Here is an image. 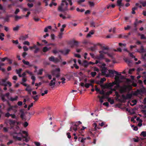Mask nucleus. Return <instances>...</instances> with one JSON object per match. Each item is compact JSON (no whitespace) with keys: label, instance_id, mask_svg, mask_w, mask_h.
<instances>
[{"label":"nucleus","instance_id":"nucleus-1","mask_svg":"<svg viewBox=\"0 0 146 146\" xmlns=\"http://www.w3.org/2000/svg\"><path fill=\"white\" fill-rule=\"evenodd\" d=\"M25 138L23 141L26 142H28L30 139V138L28 137V133L25 131H21L18 133L15 132L14 133L13 138L16 140L21 141L22 140V137Z\"/></svg>","mask_w":146,"mask_h":146},{"label":"nucleus","instance_id":"nucleus-2","mask_svg":"<svg viewBox=\"0 0 146 146\" xmlns=\"http://www.w3.org/2000/svg\"><path fill=\"white\" fill-rule=\"evenodd\" d=\"M19 115H20V117L23 120H26L27 119V117L28 116H30L34 114L35 113L37 114H39L43 112L42 111H33L31 112H26L24 113L23 111V110H18Z\"/></svg>","mask_w":146,"mask_h":146},{"label":"nucleus","instance_id":"nucleus-3","mask_svg":"<svg viewBox=\"0 0 146 146\" xmlns=\"http://www.w3.org/2000/svg\"><path fill=\"white\" fill-rule=\"evenodd\" d=\"M117 75H115V81L112 83H110L108 84H106L104 86L105 88H108L110 87L113 86L114 85L119 84L120 83L122 82V81L120 80V79H122L124 77L123 76H122L120 74H116Z\"/></svg>","mask_w":146,"mask_h":146},{"label":"nucleus","instance_id":"nucleus-4","mask_svg":"<svg viewBox=\"0 0 146 146\" xmlns=\"http://www.w3.org/2000/svg\"><path fill=\"white\" fill-rule=\"evenodd\" d=\"M68 3L66 0H62L60 5L58 7V11L64 12L68 10Z\"/></svg>","mask_w":146,"mask_h":146},{"label":"nucleus","instance_id":"nucleus-5","mask_svg":"<svg viewBox=\"0 0 146 146\" xmlns=\"http://www.w3.org/2000/svg\"><path fill=\"white\" fill-rule=\"evenodd\" d=\"M116 87L118 88L121 94L126 92L131 88L130 86L124 85L122 86H120L119 84H117L116 85Z\"/></svg>","mask_w":146,"mask_h":146},{"label":"nucleus","instance_id":"nucleus-6","mask_svg":"<svg viewBox=\"0 0 146 146\" xmlns=\"http://www.w3.org/2000/svg\"><path fill=\"white\" fill-rule=\"evenodd\" d=\"M102 50L99 51L100 54L99 58H103L104 57L105 54H107L110 56H111V55H110L108 52L109 51L108 48L107 47H103L102 48Z\"/></svg>","mask_w":146,"mask_h":146},{"label":"nucleus","instance_id":"nucleus-7","mask_svg":"<svg viewBox=\"0 0 146 146\" xmlns=\"http://www.w3.org/2000/svg\"><path fill=\"white\" fill-rule=\"evenodd\" d=\"M82 123L80 121L77 122H72V125L70 127V131H71L72 130L76 131L77 130V127L80 124Z\"/></svg>","mask_w":146,"mask_h":146},{"label":"nucleus","instance_id":"nucleus-8","mask_svg":"<svg viewBox=\"0 0 146 146\" xmlns=\"http://www.w3.org/2000/svg\"><path fill=\"white\" fill-rule=\"evenodd\" d=\"M7 79H3L0 82V84L6 86L8 85L9 86H11L12 85L11 83L9 81H6Z\"/></svg>","mask_w":146,"mask_h":146},{"label":"nucleus","instance_id":"nucleus-9","mask_svg":"<svg viewBox=\"0 0 146 146\" xmlns=\"http://www.w3.org/2000/svg\"><path fill=\"white\" fill-rule=\"evenodd\" d=\"M60 71V68H57L54 70L52 71V73L53 75L56 77H58L59 76V72Z\"/></svg>","mask_w":146,"mask_h":146},{"label":"nucleus","instance_id":"nucleus-10","mask_svg":"<svg viewBox=\"0 0 146 146\" xmlns=\"http://www.w3.org/2000/svg\"><path fill=\"white\" fill-rule=\"evenodd\" d=\"M8 123L10 124L11 126V128H13L15 124V123H16L17 125L19 124V122L16 121L14 120H13L11 119H9L8 120Z\"/></svg>","mask_w":146,"mask_h":146},{"label":"nucleus","instance_id":"nucleus-11","mask_svg":"<svg viewBox=\"0 0 146 146\" xmlns=\"http://www.w3.org/2000/svg\"><path fill=\"white\" fill-rule=\"evenodd\" d=\"M132 96V95L131 94H127L126 96L123 95H122V98L125 99H127L131 98Z\"/></svg>","mask_w":146,"mask_h":146},{"label":"nucleus","instance_id":"nucleus-12","mask_svg":"<svg viewBox=\"0 0 146 146\" xmlns=\"http://www.w3.org/2000/svg\"><path fill=\"white\" fill-rule=\"evenodd\" d=\"M107 70V69L105 68H102V73L103 75H106V77H108L109 76V74H106V72Z\"/></svg>","mask_w":146,"mask_h":146},{"label":"nucleus","instance_id":"nucleus-13","mask_svg":"<svg viewBox=\"0 0 146 146\" xmlns=\"http://www.w3.org/2000/svg\"><path fill=\"white\" fill-rule=\"evenodd\" d=\"M49 60L50 61H52L55 62H57L59 61L58 60L57 58H55L54 57L51 56L49 58Z\"/></svg>","mask_w":146,"mask_h":146},{"label":"nucleus","instance_id":"nucleus-14","mask_svg":"<svg viewBox=\"0 0 146 146\" xmlns=\"http://www.w3.org/2000/svg\"><path fill=\"white\" fill-rule=\"evenodd\" d=\"M55 78H53V79L50 81V82L49 84V85L50 86H53L54 87L55 84Z\"/></svg>","mask_w":146,"mask_h":146},{"label":"nucleus","instance_id":"nucleus-15","mask_svg":"<svg viewBox=\"0 0 146 146\" xmlns=\"http://www.w3.org/2000/svg\"><path fill=\"white\" fill-rule=\"evenodd\" d=\"M25 90L27 91L29 94H31L32 89L29 85H28L27 87L25 88Z\"/></svg>","mask_w":146,"mask_h":146},{"label":"nucleus","instance_id":"nucleus-16","mask_svg":"<svg viewBox=\"0 0 146 146\" xmlns=\"http://www.w3.org/2000/svg\"><path fill=\"white\" fill-rule=\"evenodd\" d=\"M137 51L139 53H142L146 52V50L145 49H144L143 46H141L140 48Z\"/></svg>","mask_w":146,"mask_h":146},{"label":"nucleus","instance_id":"nucleus-17","mask_svg":"<svg viewBox=\"0 0 146 146\" xmlns=\"http://www.w3.org/2000/svg\"><path fill=\"white\" fill-rule=\"evenodd\" d=\"M22 62L25 64L28 65L29 67H31L32 66V65L30 64L29 62L28 61H26L25 60H23Z\"/></svg>","mask_w":146,"mask_h":146},{"label":"nucleus","instance_id":"nucleus-18","mask_svg":"<svg viewBox=\"0 0 146 146\" xmlns=\"http://www.w3.org/2000/svg\"><path fill=\"white\" fill-rule=\"evenodd\" d=\"M18 97L17 96H15L14 98L11 97L9 100L11 101H17L18 100Z\"/></svg>","mask_w":146,"mask_h":146},{"label":"nucleus","instance_id":"nucleus-19","mask_svg":"<svg viewBox=\"0 0 146 146\" xmlns=\"http://www.w3.org/2000/svg\"><path fill=\"white\" fill-rule=\"evenodd\" d=\"M122 0H118L117 1V5L120 7L123 6L124 5L121 3Z\"/></svg>","mask_w":146,"mask_h":146},{"label":"nucleus","instance_id":"nucleus-20","mask_svg":"<svg viewBox=\"0 0 146 146\" xmlns=\"http://www.w3.org/2000/svg\"><path fill=\"white\" fill-rule=\"evenodd\" d=\"M50 49V48H48L47 47H44L43 48V51L44 52H46Z\"/></svg>","mask_w":146,"mask_h":146},{"label":"nucleus","instance_id":"nucleus-21","mask_svg":"<svg viewBox=\"0 0 146 146\" xmlns=\"http://www.w3.org/2000/svg\"><path fill=\"white\" fill-rule=\"evenodd\" d=\"M108 72L110 74H112L114 73H115L116 74H117V72L114 70H108Z\"/></svg>","mask_w":146,"mask_h":146},{"label":"nucleus","instance_id":"nucleus-22","mask_svg":"<svg viewBox=\"0 0 146 146\" xmlns=\"http://www.w3.org/2000/svg\"><path fill=\"white\" fill-rule=\"evenodd\" d=\"M51 28L52 27L51 26H48L45 28L44 29V31L45 32H47L48 31V29H51Z\"/></svg>","mask_w":146,"mask_h":146},{"label":"nucleus","instance_id":"nucleus-23","mask_svg":"<svg viewBox=\"0 0 146 146\" xmlns=\"http://www.w3.org/2000/svg\"><path fill=\"white\" fill-rule=\"evenodd\" d=\"M128 111V112L131 115H132L135 114V112L134 110H126Z\"/></svg>","mask_w":146,"mask_h":146},{"label":"nucleus","instance_id":"nucleus-24","mask_svg":"<svg viewBox=\"0 0 146 146\" xmlns=\"http://www.w3.org/2000/svg\"><path fill=\"white\" fill-rule=\"evenodd\" d=\"M137 103V101L136 100H133L131 101L130 103V104L131 106H133L135 105Z\"/></svg>","mask_w":146,"mask_h":146},{"label":"nucleus","instance_id":"nucleus-25","mask_svg":"<svg viewBox=\"0 0 146 146\" xmlns=\"http://www.w3.org/2000/svg\"><path fill=\"white\" fill-rule=\"evenodd\" d=\"M98 97L100 99V102H101V103H102L103 102L104 96H102L101 97L99 96H98Z\"/></svg>","mask_w":146,"mask_h":146},{"label":"nucleus","instance_id":"nucleus-26","mask_svg":"<svg viewBox=\"0 0 146 146\" xmlns=\"http://www.w3.org/2000/svg\"><path fill=\"white\" fill-rule=\"evenodd\" d=\"M86 138H83L79 137L78 138V140L79 141H80L82 143L84 142V141L86 140Z\"/></svg>","mask_w":146,"mask_h":146},{"label":"nucleus","instance_id":"nucleus-27","mask_svg":"<svg viewBox=\"0 0 146 146\" xmlns=\"http://www.w3.org/2000/svg\"><path fill=\"white\" fill-rule=\"evenodd\" d=\"M139 2L142 4L143 6L144 7H146V1L143 2L141 1Z\"/></svg>","mask_w":146,"mask_h":146},{"label":"nucleus","instance_id":"nucleus-28","mask_svg":"<svg viewBox=\"0 0 146 146\" xmlns=\"http://www.w3.org/2000/svg\"><path fill=\"white\" fill-rule=\"evenodd\" d=\"M108 101L111 104L114 103V102L113 99H111L110 98H108Z\"/></svg>","mask_w":146,"mask_h":146},{"label":"nucleus","instance_id":"nucleus-29","mask_svg":"<svg viewBox=\"0 0 146 146\" xmlns=\"http://www.w3.org/2000/svg\"><path fill=\"white\" fill-rule=\"evenodd\" d=\"M43 70L42 69H40L38 70V72L37 73L38 75H41L42 74V72Z\"/></svg>","mask_w":146,"mask_h":146},{"label":"nucleus","instance_id":"nucleus-30","mask_svg":"<svg viewBox=\"0 0 146 146\" xmlns=\"http://www.w3.org/2000/svg\"><path fill=\"white\" fill-rule=\"evenodd\" d=\"M137 7H134L132 8V13L133 14H135V10L137 9Z\"/></svg>","mask_w":146,"mask_h":146},{"label":"nucleus","instance_id":"nucleus-31","mask_svg":"<svg viewBox=\"0 0 146 146\" xmlns=\"http://www.w3.org/2000/svg\"><path fill=\"white\" fill-rule=\"evenodd\" d=\"M141 135H142L143 137H146V131H142L141 133Z\"/></svg>","mask_w":146,"mask_h":146},{"label":"nucleus","instance_id":"nucleus-32","mask_svg":"<svg viewBox=\"0 0 146 146\" xmlns=\"http://www.w3.org/2000/svg\"><path fill=\"white\" fill-rule=\"evenodd\" d=\"M90 86H93L91 84L86 83L85 85V86L86 88H88Z\"/></svg>","mask_w":146,"mask_h":146},{"label":"nucleus","instance_id":"nucleus-33","mask_svg":"<svg viewBox=\"0 0 146 146\" xmlns=\"http://www.w3.org/2000/svg\"><path fill=\"white\" fill-rule=\"evenodd\" d=\"M134 68H132L129 70V74H131L135 70Z\"/></svg>","mask_w":146,"mask_h":146},{"label":"nucleus","instance_id":"nucleus-34","mask_svg":"<svg viewBox=\"0 0 146 146\" xmlns=\"http://www.w3.org/2000/svg\"><path fill=\"white\" fill-rule=\"evenodd\" d=\"M22 70L21 68H19L18 70H16V71L17 74H20Z\"/></svg>","mask_w":146,"mask_h":146},{"label":"nucleus","instance_id":"nucleus-35","mask_svg":"<svg viewBox=\"0 0 146 146\" xmlns=\"http://www.w3.org/2000/svg\"><path fill=\"white\" fill-rule=\"evenodd\" d=\"M70 50L69 49H67L64 51L63 52V54H66L70 52Z\"/></svg>","mask_w":146,"mask_h":146},{"label":"nucleus","instance_id":"nucleus-36","mask_svg":"<svg viewBox=\"0 0 146 146\" xmlns=\"http://www.w3.org/2000/svg\"><path fill=\"white\" fill-rule=\"evenodd\" d=\"M99 61H98V60H96V62L95 63H94L93 62H89V64H98V63H99Z\"/></svg>","mask_w":146,"mask_h":146},{"label":"nucleus","instance_id":"nucleus-37","mask_svg":"<svg viewBox=\"0 0 146 146\" xmlns=\"http://www.w3.org/2000/svg\"><path fill=\"white\" fill-rule=\"evenodd\" d=\"M23 44L24 45H27L28 46H29L30 45V43L28 41H25L23 42Z\"/></svg>","mask_w":146,"mask_h":146},{"label":"nucleus","instance_id":"nucleus-38","mask_svg":"<svg viewBox=\"0 0 146 146\" xmlns=\"http://www.w3.org/2000/svg\"><path fill=\"white\" fill-rule=\"evenodd\" d=\"M33 98L35 101H37L38 99V98L37 95H36V96L33 97Z\"/></svg>","mask_w":146,"mask_h":146},{"label":"nucleus","instance_id":"nucleus-39","mask_svg":"<svg viewBox=\"0 0 146 146\" xmlns=\"http://www.w3.org/2000/svg\"><path fill=\"white\" fill-rule=\"evenodd\" d=\"M78 42H77L75 41L73 42V46H72V47H73L74 46H78Z\"/></svg>","mask_w":146,"mask_h":146},{"label":"nucleus","instance_id":"nucleus-40","mask_svg":"<svg viewBox=\"0 0 146 146\" xmlns=\"http://www.w3.org/2000/svg\"><path fill=\"white\" fill-rule=\"evenodd\" d=\"M119 45L120 46H123L124 47H125L126 46V44L125 43L123 44V43H119Z\"/></svg>","mask_w":146,"mask_h":146},{"label":"nucleus","instance_id":"nucleus-41","mask_svg":"<svg viewBox=\"0 0 146 146\" xmlns=\"http://www.w3.org/2000/svg\"><path fill=\"white\" fill-rule=\"evenodd\" d=\"M19 26H17L16 27H14L13 29V30L14 31H17L19 29Z\"/></svg>","mask_w":146,"mask_h":146},{"label":"nucleus","instance_id":"nucleus-42","mask_svg":"<svg viewBox=\"0 0 146 146\" xmlns=\"http://www.w3.org/2000/svg\"><path fill=\"white\" fill-rule=\"evenodd\" d=\"M3 130L4 132H7L8 131V128L5 127L3 128Z\"/></svg>","mask_w":146,"mask_h":146},{"label":"nucleus","instance_id":"nucleus-43","mask_svg":"<svg viewBox=\"0 0 146 146\" xmlns=\"http://www.w3.org/2000/svg\"><path fill=\"white\" fill-rule=\"evenodd\" d=\"M93 126L94 127V129L95 130H96L97 129H99V128H98L97 127V125L96 124V123H94L93 124Z\"/></svg>","mask_w":146,"mask_h":146},{"label":"nucleus","instance_id":"nucleus-44","mask_svg":"<svg viewBox=\"0 0 146 146\" xmlns=\"http://www.w3.org/2000/svg\"><path fill=\"white\" fill-rule=\"evenodd\" d=\"M28 124H29L28 123H27V122L25 121V122H24V123H23V126L24 127H26L27 126H28Z\"/></svg>","mask_w":146,"mask_h":146},{"label":"nucleus","instance_id":"nucleus-45","mask_svg":"<svg viewBox=\"0 0 146 146\" xmlns=\"http://www.w3.org/2000/svg\"><path fill=\"white\" fill-rule=\"evenodd\" d=\"M22 18V17L21 16H19L17 15L15 16V19L16 20H17L18 19H20Z\"/></svg>","mask_w":146,"mask_h":146},{"label":"nucleus","instance_id":"nucleus-46","mask_svg":"<svg viewBox=\"0 0 146 146\" xmlns=\"http://www.w3.org/2000/svg\"><path fill=\"white\" fill-rule=\"evenodd\" d=\"M96 74V72H92L91 73V74L92 76L93 77H94Z\"/></svg>","mask_w":146,"mask_h":146},{"label":"nucleus","instance_id":"nucleus-47","mask_svg":"<svg viewBox=\"0 0 146 146\" xmlns=\"http://www.w3.org/2000/svg\"><path fill=\"white\" fill-rule=\"evenodd\" d=\"M76 11L78 12H83L84 11V10L83 9H81L80 10L79 8H76Z\"/></svg>","mask_w":146,"mask_h":146},{"label":"nucleus","instance_id":"nucleus-48","mask_svg":"<svg viewBox=\"0 0 146 146\" xmlns=\"http://www.w3.org/2000/svg\"><path fill=\"white\" fill-rule=\"evenodd\" d=\"M143 121L142 120H140L138 124V126L139 127H141L142 125V122Z\"/></svg>","mask_w":146,"mask_h":146},{"label":"nucleus","instance_id":"nucleus-49","mask_svg":"<svg viewBox=\"0 0 146 146\" xmlns=\"http://www.w3.org/2000/svg\"><path fill=\"white\" fill-rule=\"evenodd\" d=\"M36 46L35 45H34L33 46H30L29 47V48L31 50H32L33 49L36 48Z\"/></svg>","mask_w":146,"mask_h":146},{"label":"nucleus","instance_id":"nucleus-50","mask_svg":"<svg viewBox=\"0 0 146 146\" xmlns=\"http://www.w3.org/2000/svg\"><path fill=\"white\" fill-rule=\"evenodd\" d=\"M112 93V90H111L110 91H109L106 92V95H109L110 94H111Z\"/></svg>","mask_w":146,"mask_h":146},{"label":"nucleus","instance_id":"nucleus-51","mask_svg":"<svg viewBox=\"0 0 146 146\" xmlns=\"http://www.w3.org/2000/svg\"><path fill=\"white\" fill-rule=\"evenodd\" d=\"M48 93V90H46L44 91V93H41V95L42 96H44L45 94H46Z\"/></svg>","mask_w":146,"mask_h":146},{"label":"nucleus","instance_id":"nucleus-52","mask_svg":"<svg viewBox=\"0 0 146 146\" xmlns=\"http://www.w3.org/2000/svg\"><path fill=\"white\" fill-rule=\"evenodd\" d=\"M13 143V141L11 140H10L7 143V145L9 146L10 144H12Z\"/></svg>","mask_w":146,"mask_h":146},{"label":"nucleus","instance_id":"nucleus-53","mask_svg":"<svg viewBox=\"0 0 146 146\" xmlns=\"http://www.w3.org/2000/svg\"><path fill=\"white\" fill-rule=\"evenodd\" d=\"M133 140L135 142H138L139 141V138L138 137H137V139H136L135 138H133Z\"/></svg>","mask_w":146,"mask_h":146},{"label":"nucleus","instance_id":"nucleus-54","mask_svg":"<svg viewBox=\"0 0 146 146\" xmlns=\"http://www.w3.org/2000/svg\"><path fill=\"white\" fill-rule=\"evenodd\" d=\"M59 16L60 17L62 18L63 19H66V17L64 16L62 14H60Z\"/></svg>","mask_w":146,"mask_h":146},{"label":"nucleus","instance_id":"nucleus-55","mask_svg":"<svg viewBox=\"0 0 146 146\" xmlns=\"http://www.w3.org/2000/svg\"><path fill=\"white\" fill-rule=\"evenodd\" d=\"M140 36H141V39H146V37L144 36V35L141 34V35H140Z\"/></svg>","mask_w":146,"mask_h":146},{"label":"nucleus","instance_id":"nucleus-56","mask_svg":"<svg viewBox=\"0 0 146 146\" xmlns=\"http://www.w3.org/2000/svg\"><path fill=\"white\" fill-rule=\"evenodd\" d=\"M11 114L9 113H6L5 116L6 117H9L11 116Z\"/></svg>","mask_w":146,"mask_h":146},{"label":"nucleus","instance_id":"nucleus-57","mask_svg":"<svg viewBox=\"0 0 146 146\" xmlns=\"http://www.w3.org/2000/svg\"><path fill=\"white\" fill-rule=\"evenodd\" d=\"M143 113L144 114V117L146 118V110H141Z\"/></svg>","mask_w":146,"mask_h":146},{"label":"nucleus","instance_id":"nucleus-58","mask_svg":"<svg viewBox=\"0 0 146 146\" xmlns=\"http://www.w3.org/2000/svg\"><path fill=\"white\" fill-rule=\"evenodd\" d=\"M24 51H27L28 50V48L26 46H24L23 47Z\"/></svg>","mask_w":146,"mask_h":146},{"label":"nucleus","instance_id":"nucleus-59","mask_svg":"<svg viewBox=\"0 0 146 146\" xmlns=\"http://www.w3.org/2000/svg\"><path fill=\"white\" fill-rule=\"evenodd\" d=\"M66 135L67 136V137L69 139H70L71 138V136L70 135V133L69 132H68L67 133Z\"/></svg>","mask_w":146,"mask_h":146},{"label":"nucleus","instance_id":"nucleus-60","mask_svg":"<svg viewBox=\"0 0 146 146\" xmlns=\"http://www.w3.org/2000/svg\"><path fill=\"white\" fill-rule=\"evenodd\" d=\"M63 35V33L61 32L58 35V37L60 38H61L62 37V35Z\"/></svg>","mask_w":146,"mask_h":146},{"label":"nucleus","instance_id":"nucleus-61","mask_svg":"<svg viewBox=\"0 0 146 146\" xmlns=\"http://www.w3.org/2000/svg\"><path fill=\"white\" fill-rule=\"evenodd\" d=\"M35 49V50L34 51V53H36L39 51V49L38 48L36 47Z\"/></svg>","mask_w":146,"mask_h":146},{"label":"nucleus","instance_id":"nucleus-62","mask_svg":"<svg viewBox=\"0 0 146 146\" xmlns=\"http://www.w3.org/2000/svg\"><path fill=\"white\" fill-rule=\"evenodd\" d=\"M90 26L91 27H95V23L93 22H92L90 23Z\"/></svg>","mask_w":146,"mask_h":146},{"label":"nucleus","instance_id":"nucleus-63","mask_svg":"<svg viewBox=\"0 0 146 146\" xmlns=\"http://www.w3.org/2000/svg\"><path fill=\"white\" fill-rule=\"evenodd\" d=\"M124 60L127 63L129 64L130 63H131V61H130L127 58H125L124 59Z\"/></svg>","mask_w":146,"mask_h":146},{"label":"nucleus","instance_id":"nucleus-64","mask_svg":"<svg viewBox=\"0 0 146 146\" xmlns=\"http://www.w3.org/2000/svg\"><path fill=\"white\" fill-rule=\"evenodd\" d=\"M34 143L37 146H40V143L39 142H35Z\"/></svg>","mask_w":146,"mask_h":146}]
</instances>
